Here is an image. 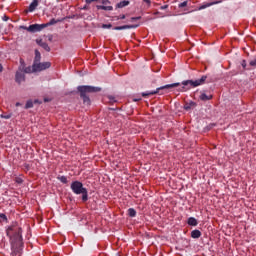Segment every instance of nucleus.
<instances>
[{"label": "nucleus", "mask_w": 256, "mask_h": 256, "mask_svg": "<svg viewBox=\"0 0 256 256\" xmlns=\"http://www.w3.org/2000/svg\"><path fill=\"white\" fill-rule=\"evenodd\" d=\"M241 65H242L244 71H251V68H247V61L246 60H242Z\"/></svg>", "instance_id": "24"}, {"label": "nucleus", "mask_w": 256, "mask_h": 256, "mask_svg": "<svg viewBox=\"0 0 256 256\" xmlns=\"http://www.w3.org/2000/svg\"><path fill=\"white\" fill-rule=\"evenodd\" d=\"M133 101L137 103L138 101H141V98H134Z\"/></svg>", "instance_id": "37"}, {"label": "nucleus", "mask_w": 256, "mask_h": 256, "mask_svg": "<svg viewBox=\"0 0 256 256\" xmlns=\"http://www.w3.org/2000/svg\"><path fill=\"white\" fill-rule=\"evenodd\" d=\"M23 229L17 224H13L6 229V235L11 244V256H21L23 252Z\"/></svg>", "instance_id": "1"}, {"label": "nucleus", "mask_w": 256, "mask_h": 256, "mask_svg": "<svg viewBox=\"0 0 256 256\" xmlns=\"http://www.w3.org/2000/svg\"><path fill=\"white\" fill-rule=\"evenodd\" d=\"M37 43L40 47H42V49H44L48 53H49V51H51V47H49V44H47V42H44L43 40H39V41H37Z\"/></svg>", "instance_id": "14"}, {"label": "nucleus", "mask_w": 256, "mask_h": 256, "mask_svg": "<svg viewBox=\"0 0 256 256\" xmlns=\"http://www.w3.org/2000/svg\"><path fill=\"white\" fill-rule=\"evenodd\" d=\"M160 9H161L162 11H165V9H169V5L161 6Z\"/></svg>", "instance_id": "33"}, {"label": "nucleus", "mask_w": 256, "mask_h": 256, "mask_svg": "<svg viewBox=\"0 0 256 256\" xmlns=\"http://www.w3.org/2000/svg\"><path fill=\"white\" fill-rule=\"evenodd\" d=\"M113 27V25L111 24H103L102 25V29H111Z\"/></svg>", "instance_id": "29"}, {"label": "nucleus", "mask_w": 256, "mask_h": 256, "mask_svg": "<svg viewBox=\"0 0 256 256\" xmlns=\"http://www.w3.org/2000/svg\"><path fill=\"white\" fill-rule=\"evenodd\" d=\"M49 67H51V62H37L33 63L32 65V69L34 72L45 71V69H49Z\"/></svg>", "instance_id": "7"}, {"label": "nucleus", "mask_w": 256, "mask_h": 256, "mask_svg": "<svg viewBox=\"0 0 256 256\" xmlns=\"http://www.w3.org/2000/svg\"><path fill=\"white\" fill-rule=\"evenodd\" d=\"M250 67H256V59H253L249 62Z\"/></svg>", "instance_id": "30"}, {"label": "nucleus", "mask_w": 256, "mask_h": 256, "mask_svg": "<svg viewBox=\"0 0 256 256\" xmlns=\"http://www.w3.org/2000/svg\"><path fill=\"white\" fill-rule=\"evenodd\" d=\"M179 9H183V7H187V1L181 2L178 4Z\"/></svg>", "instance_id": "28"}, {"label": "nucleus", "mask_w": 256, "mask_h": 256, "mask_svg": "<svg viewBox=\"0 0 256 256\" xmlns=\"http://www.w3.org/2000/svg\"><path fill=\"white\" fill-rule=\"evenodd\" d=\"M0 219H2V221H4L5 223H7V215L0 213Z\"/></svg>", "instance_id": "27"}, {"label": "nucleus", "mask_w": 256, "mask_h": 256, "mask_svg": "<svg viewBox=\"0 0 256 256\" xmlns=\"http://www.w3.org/2000/svg\"><path fill=\"white\" fill-rule=\"evenodd\" d=\"M128 215L129 217H137V211L134 208H129Z\"/></svg>", "instance_id": "22"}, {"label": "nucleus", "mask_w": 256, "mask_h": 256, "mask_svg": "<svg viewBox=\"0 0 256 256\" xmlns=\"http://www.w3.org/2000/svg\"><path fill=\"white\" fill-rule=\"evenodd\" d=\"M187 224L191 227H197V225H199V222L195 219V217H189L187 220Z\"/></svg>", "instance_id": "17"}, {"label": "nucleus", "mask_w": 256, "mask_h": 256, "mask_svg": "<svg viewBox=\"0 0 256 256\" xmlns=\"http://www.w3.org/2000/svg\"><path fill=\"white\" fill-rule=\"evenodd\" d=\"M70 189L74 195H82L83 203H87V201H89V191L83 186L81 181H73L70 185Z\"/></svg>", "instance_id": "3"}, {"label": "nucleus", "mask_w": 256, "mask_h": 256, "mask_svg": "<svg viewBox=\"0 0 256 256\" xmlns=\"http://www.w3.org/2000/svg\"><path fill=\"white\" fill-rule=\"evenodd\" d=\"M57 179H58V181H60L64 185H67V183H69V181L67 180L66 176H58Z\"/></svg>", "instance_id": "23"}, {"label": "nucleus", "mask_w": 256, "mask_h": 256, "mask_svg": "<svg viewBox=\"0 0 256 256\" xmlns=\"http://www.w3.org/2000/svg\"><path fill=\"white\" fill-rule=\"evenodd\" d=\"M16 183H18L19 185H21V183H23V179H21V178H16Z\"/></svg>", "instance_id": "34"}, {"label": "nucleus", "mask_w": 256, "mask_h": 256, "mask_svg": "<svg viewBox=\"0 0 256 256\" xmlns=\"http://www.w3.org/2000/svg\"><path fill=\"white\" fill-rule=\"evenodd\" d=\"M192 239H199L201 237V232L199 230H193L191 232Z\"/></svg>", "instance_id": "19"}, {"label": "nucleus", "mask_w": 256, "mask_h": 256, "mask_svg": "<svg viewBox=\"0 0 256 256\" xmlns=\"http://www.w3.org/2000/svg\"><path fill=\"white\" fill-rule=\"evenodd\" d=\"M199 99L200 101H211V99H213V95L201 92Z\"/></svg>", "instance_id": "12"}, {"label": "nucleus", "mask_w": 256, "mask_h": 256, "mask_svg": "<svg viewBox=\"0 0 256 256\" xmlns=\"http://www.w3.org/2000/svg\"><path fill=\"white\" fill-rule=\"evenodd\" d=\"M179 85H181V83L167 84V85L159 87V88H157L156 90H153V91L142 92L141 96L144 97V98L151 97V95H157L161 91H165L167 89H173L174 87H179Z\"/></svg>", "instance_id": "5"}, {"label": "nucleus", "mask_w": 256, "mask_h": 256, "mask_svg": "<svg viewBox=\"0 0 256 256\" xmlns=\"http://www.w3.org/2000/svg\"><path fill=\"white\" fill-rule=\"evenodd\" d=\"M197 107V103L194 101L186 102L184 105L185 111H191V109H195Z\"/></svg>", "instance_id": "13"}, {"label": "nucleus", "mask_w": 256, "mask_h": 256, "mask_svg": "<svg viewBox=\"0 0 256 256\" xmlns=\"http://www.w3.org/2000/svg\"><path fill=\"white\" fill-rule=\"evenodd\" d=\"M0 117H1V119H11V117H13V114L12 113L1 114Z\"/></svg>", "instance_id": "25"}, {"label": "nucleus", "mask_w": 256, "mask_h": 256, "mask_svg": "<svg viewBox=\"0 0 256 256\" xmlns=\"http://www.w3.org/2000/svg\"><path fill=\"white\" fill-rule=\"evenodd\" d=\"M2 19H3V21H9V17L8 16H3Z\"/></svg>", "instance_id": "36"}, {"label": "nucleus", "mask_w": 256, "mask_h": 256, "mask_svg": "<svg viewBox=\"0 0 256 256\" xmlns=\"http://www.w3.org/2000/svg\"><path fill=\"white\" fill-rule=\"evenodd\" d=\"M57 23H59V20L52 18L48 23H45L44 25H46L45 28H47V27H51V25H57Z\"/></svg>", "instance_id": "21"}, {"label": "nucleus", "mask_w": 256, "mask_h": 256, "mask_svg": "<svg viewBox=\"0 0 256 256\" xmlns=\"http://www.w3.org/2000/svg\"><path fill=\"white\" fill-rule=\"evenodd\" d=\"M97 0H85V3L91 5V3H95Z\"/></svg>", "instance_id": "31"}, {"label": "nucleus", "mask_w": 256, "mask_h": 256, "mask_svg": "<svg viewBox=\"0 0 256 256\" xmlns=\"http://www.w3.org/2000/svg\"><path fill=\"white\" fill-rule=\"evenodd\" d=\"M110 101H115V97L109 96Z\"/></svg>", "instance_id": "39"}, {"label": "nucleus", "mask_w": 256, "mask_h": 256, "mask_svg": "<svg viewBox=\"0 0 256 256\" xmlns=\"http://www.w3.org/2000/svg\"><path fill=\"white\" fill-rule=\"evenodd\" d=\"M82 9H83L84 11H89V5H88V4L84 5V6L82 7Z\"/></svg>", "instance_id": "32"}, {"label": "nucleus", "mask_w": 256, "mask_h": 256, "mask_svg": "<svg viewBox=\"0 0 256 256\" xmlns=\"http://www.w3.org/2000/svg\"><path fill=\"white\" fill-rule=\"evenodd\" d=\"M15 81L16 83H18V85H21V83L25 81V73L23 72V69H21V67H19L15 74Z\"/></svg>", "instance_id": "8"}, {"label": "nucleus", "mask_w": 256, "mask_h": 256, "mask_svg": "<svg viewBox=\"0 0 256 256\" xmlns=\"http://www.w3.org/2000/svg\"><path fill=\"white\" fill-rule=\"evenodd\" d=\"M131 4L129 0H123L116 4V9H123V7H127Z\"/></svg>", "instance_id": "15"}, {"label": "nucleus", "mask_w": 256, "mask_h": 256, "mask_svg": "<svg viewBox=\"0 0 256 256\" xmlns=\"http://www.w3.org/2000/svg\"><path fill=\"white\" fill-rule=\"evenodd\" d=\"M139 27V24L136 25H124V26H116L114 27V31H123L125 29H137Z\"/></svg>", "instance_id": "10"}, {"label": "nucleus", "mask_w": 256, "mask_h": 256, "mask_svg": "<svg viewBox=\"0 0 256 256\" xmlns=\"http://www.w3.org/2000/svg\"><path fill=\"white\" fill-rule=\"evenodd\" d=\"M22 72L24 73H33V68L31 66L26 67L25 64L20 65Z\"/></svg>", "instance_id": "18"}, {"label": "nucleus", "mask_w": 256, "mask_h": 256, "mask_svg": "<svg viewBox=\"0 0 256 256\" xmlns=\"http://www.w3.org/2000/svg\"><path fill=\"white\" fill-rule=\"evenodd\" d=\"M111 2L109 0H103L102 5H98L97 9H101L102 11H113V6H110Z\"/></svg>", "instance_id": "9"}, {"label": "nucleus", "mask_w": 256, "mask_h": 256, "mask_svg": "<svg viewBox=\"0 0 256 256\" xmlns=\"http://www.w3.org/2000/svg\"><path fill=\"white\" fill-rule=\"evenodd\" d=\"M139 19H141L140 16H138V17H132V18H131V21H139Z\"/></svg>", "instance_id": "35"}, {"label": "nucleus", "mask_w": 256, "mask_h": 256, "mask_svg": "<svg viewBox=\"0 0 256 256\" xmlns=\"http://www.w3.org/2000/svg\"><path fill=\"white\" fill-rule=\"evenodd\" d=\"M3 71V65L0 64V73Z\"/></svg>", "instance_id": "41"}, {"label": "nucleus", "mask_w": 256, "mask_h": 256, "mask_svg": "<svg viewBox=\"0 0 256 256\" xmlns=\"http://www.w3.org/2000/svg\"><path fill=\"white\" fill-rule=\"evenodd\" d=\"M37 7H39V0H33L32 3H30L27 11L29 13H33Z\"/></svg>", "instance_id": "11"}, {"label": "nucleus", "mask_w": 256, "mask_h": 256, "mask_svg": "<svg viewBox=\"0 0 256 256\" xmlns=\"http://www.w3.org/2000/svg\"><path fill=\"white\" fill-rule=\"evenodd\" d=\"M39 62H41V52H39V50H35L34 63H39Z\"/></svg>", "instance_id": "20"}, {"label": "nucleus", "mask_w": 256, "mask_h": 256, "mask_svg": "<svg viewBox=\"0 0 256 256\" xmlns=\"http://www.w3.org/2000/svg\"><path fill=\"white\" fill-rule=\"evenodd\" d=\"M33 108V101L29 100L26 102L25 109Z\"/></svg>", "instance_id": "26"}, {"label": "nucleus", "mask_w": 256, "mask_h": 256, "mask_svg": "<svg viewBox=\"0 0 256 256\" xmlns=\"http://www.w3.org/2000/svg\"><path fill=\"white\" fill-rule=\"evenodd\" d=\"M78 92L80 93L81 99H83L84 105H91V99L87 95L88 93H99L101 91V87L95 86H78Z\"/></svg>", "instance_id": "2"}, {"label": "nucleus", "mask_w": 256, "mask_h": 256, "mask_svg": "<svg viewBox=\"0 0 256 256\" xmlns=\"http://www.w3.org/2000/svg\"><path fill=\"white\" fill-rule=\"evenodd\" d=\"M205 81H207V76H202L200 79L197 80H184L182 82V87L178 89L182 93L185 91H189L191 87H199L200 85H205Z\"/></svg>", "instance_id": "4"}, {"label": "nucleus", "mask_w": 256, "mask_h": 256, "mask_svg": "<svg viewBox=\"0 0 256 256\" xmlns=\"http://www.w3.org/2000/svg\"><path fill=\"white\" fill-rule=\"evenodd\" d=\"M118 19H125V14L121 15L120 17H118Z\"/></svg>", "instance_id": "40"}, {"label": "nucleus", "mask_w": 256, "mask_h": 256, "mask_svg": "<svg viewBox=\"0 0 256 256\" xmlns=\"http://www.w3.org/2000/svg\"><path fill=\"white\" fill-rule=\"evenodd\" d=\"M44 24H32L29 27L27 26H20V29H24L25 31H28L29 33H39L40 31H43L45 29Z\"/></svg>", "instance_id": "6"}, {"label": "nucleus", "mask_w": 256, "mask_h": 256, "mask_svg": "<svg viewBox=\"0 0 256 256\" xmlns=\"http://www.w3.org/2000/svg\"><path fill=\"white\" fill-rule=\"evenodd\" d=\"M219 3H221V1H214V2L203 4L199 7V11H202V9H207V7H212V5H219Z\"/></svg>", "instance_id": "16"}, {"label": "nucleus", "mask_w": 256, "mask_h": 256, "mask_svg": "<svg viewBox=\"0 0 256 256\" xmlns=\"http://www.w3.org/2000/svg\"><path fill=\"white\" fill-rule=\"evenodd\" d=\"M145 3H147V5H151V0H144Z\"/></svg>", "instance_id": "38"}]
</instances>
